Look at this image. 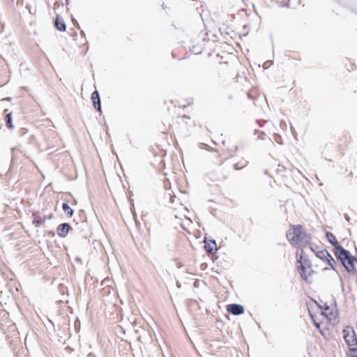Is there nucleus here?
I'll use <instances>...</instances> for the list:
<instances>
[{
	"instance_id": "f257e3e1",
	"label": "nucleus",
	"mask_w": 357,
	"mask_h": 357,
	"mask_svg": "<svg viewBox=\"0 0 357 357\" xmlns=\"http://www.w3.org/2000/svg\"><path fill=\"white\" fill-rule=\"evenodd\" d=\"M315 303L320 310V312L313 314L311 310H309V312L314 325L323 334L324 331L329 330L337 321L338 310L335 301L332 298L325 302L320 301L319 303Z\"/></svg>"
},
{
	"instance_id": "f03ea898",
	"label": "nucleus",
	"mask_w": 357,
	"mask_h": 357,
	"mask_svg": "<svg viewBox=\"0 0 357 357\" xmlns=\"http://www.w3.org/2000/svg\"><path fill=\"white\" fill-rule=\"evenodd\" d=\"M286 237L289 243L297 248L306 247L310 244L311 236L300 225H291L287 230Z\"/></svg>"
},
{
	"instance_id": "7ed1b4c3",
	"label": "nucleus",
	"mask_w": 357,
	"mask_h": 357,
	"mask_svg": "<svg viewBox=\"0 0 357 357\" xmlns=\"http://www.w3.org/2000/svg\"><path fill=\"white\" fill-rule=\"evenodd\" d=\"M335 255L342 261L345 269L349 273H354V263L356 261V259L352 257L347 250H344V248H339L338 251L335 252Z\"/></svg>"
},
{
	"instance_id": "20e7f679",
	"label": "nucleus",
	"mask_w": 357,
	"mask_h": 357,
	"mask_svg": "<svg viewBox=\"0 0 357 357\" xmlns=\"http://www.w3.org/2000/svg\"><path fill=\"white\" fill-rule=\"evenodd\" d=\"M302 252L301 251L299 259H298L301 268L300 274L303 280L310 282L313 271L312 270L310 261L303 256Z\"/></svg>"
},
{
	"instance_id": "39448f33",
	"label": "nucleus",
	"mask_w": 357,
	"mask_h": 357,
	"mask_svg": "<svg viewBox=\"0 0 357 357\" xmlns=\"http://www.w3.org/2000/svg\"><path fill=\"white\" fill-rule=\"evenodd\" d=\"M342 335L349 348L357 347V337L352 327L346 326L342 331Z\"/></svg>"
},
{
	"instance_id": "423d86ee",
	"label": "nucleus",
	"mask_w": 357,
	"mask_h": 357,
	"mask_svg": "<svg viewBox=\"0 0 357 357\" xmlns=\"http://www.w3.org/2000/svg\"><path fill=\"white\" fill-rule=\"evenodd\" d=\"M316 255L319 258H320L326 263L324 269H334V264H335V261L326 250H320Z\"/></svg>"
},
{
	"instance_id": "0eeeda50",
	"label": "nucleus",
	"mask_w": 357,
	"mask_h": 357,
	"mask_svg": "<svg viewBox=\"0 0 357 357\" xmlns=\"http://www.w3.org/2000/svg\"><path fill=\"white\" fill-rule=\"evenodd\" d=\"M350 142L351 137L347 134H343L338 137L337 145L341 150H344L347 148Z\"/></svg>"
},
{
	"instance_id": "6e6552de",
	"label": "nucleus",
	"mask_w": 357,
	"mask_h": 357,
	"mask_svg": "<svg viewBox=\"0 0 357 357\" xmlns=\"http://www.w3.org/2000/svg\"><path fill=\"white\" fill-rule=\"evenodd\" d=\"M227 310L234 315H239L244 312V307L238 304H229L227 305Z\"/></svg>"
},
{
	"instance_id": "1a4fd4ad",
	"label": "nucleus",
	"mask_w": 357,
	"mask_h": 357,
	"mask_svg": "<svg viewBox=\"0 0 357 357\" xmlns=\"http://www.w3.org/2000/svg\"><path fill=\"white\" fill-rule=\"evenodd\" d=\"M326 237L328 242H330L334 246V252L338 251L339 248L343 249V248L339 244V242L333 233L327 231L326 234Z\"/></svg>"
},
{
	"instance_id": "9d476101",
	"label": "nucleus",
	"mask_w": 357,
	"mask_h": 357,
	"mask_svg": "<svg viewBox=\"0 0 357 357\" xmlns=\"http://www.w3.org/2000/svg\"><path fill=\"white\" fill-rule=\"evenodd\" d=\"M275 174L279 178H287L289 176L290 171L283 165L279 164L275 169Z\"/></svg>"
},
{
	"instance_id": "9b49d317",
	"label": "nucleus",
	"mask_w": 357,
	"mask_h": 357,
	"mask_svg": "<svg viewBox=\"0 0 357 357\" xmlns=\"http://www.w3.org/2000/svg\"><path fill=\"white\" fill-rule=\"evenodd\" d=\"M70 229L68 223L60 224L56 229L57 234L61 237H66Z\"/></svg>"
},
{
	"instance_id": "f8f14e48",
	"label": "nucleus",
	"mask_w": 357,
	"mask_h": 357,
	"mask_svg": "<svg viewBox=\"0 0 357 357\" xmlns=\"http://www.w3.org/2000/svg\"><path fill=\"white\" fill-rule=\"evenodd\" d=\"M204 248L208 254H215L217 251V245L215 241H205Z\"/></svg>"
},
{
	"instance_id": "ddd939ff",
	"label": "nucleus",
	"mask_w": 357,
	"mask_h": 357,
	"mask_svg": "<svg viewBox=\"0 0 357 357\" xmlns=\"http://www.w3.org/2000/svg\"><path fill=\"white\" fill-rule=\"evenodd\" d=\"M91 100L93 102V105L95 109H96L98 111L100 112L101 107H100V99L99 96V93L97 91H95L91 94Z\"/></svg>"
},
{
	"instance_id": "4468645a",
	"label": "nucleus",
	"mask_w": 357,
	"mask_h": 357,
	"mask_svg": "<svg viewBox=\"0 0 357 357\" xmlns=\"http://www.w3.org/2000/svg\"><path fill=\"white\" fill-rule=\"evenodd\" d=\"M33 225L36 227H40L41 225L44 224L45 222V218L40 215L38 213H34L33 214Z\"/></svg>"
},
{
	"instance_id": "2eb2a0df",
	"label": "nucleus",
	"mask_w": 357,
	"mask_h": 357,
	"mask_svg": "<svg viewBox=\"0 0 357 357\" xmlns=\"http://www.w3.org/2000/svg\"><path fill=\"white\" fill-rule=\"evenodd\" d=\"M54 26L56 29L60 31H65L66 30V24L63 20L59 16L56 17L54 21Z\"/></svg>"
},
{
	"instance_id": "dca6fc26",
	"label": "nucleus",
	"mask_w": 357,
	"mask_h": 357,
	"mask_svg": "<svg viewBox=\"0 0 357 357\" xmlns=\"http://www.w3.org/2000/svg\"><path fill=\"white\" fill-rule=\"evenodd\" d=\"M62 208L68 218H71L73 215L74 211L68 204L63 203Z\"/></svg>"
},
{
	"instance_id": "f3484780",
	"label": "nucleus",
	"mask_w": 357,
	"mask_h": 357,
	"mask_svg": "<svg viewBox=\"0 0 357 357\" xmlns=\"http://www.w3.org/2000/svg\"><path fill=\"white\" fill-rule=\"evenodd\" d=\"M346 356L347 357H357V347L349 348Z\"/></svg>"
},
{
	"instance_id": "a211bd4d",
	"label": "nucleus",
	"mask_w": 357,
	"mask_h": 357,
	"mask_svg": "<svg viewBox=\"0 0 357 357\" xmlns=\"http://www.w3.org/2000/svg\"><path fill=\"white\" fill-rule=\"evenodd\" d=\"M247 164H248L247 161L242 160L239 162L234 164V167L235 169L239 170V169H242L243 168H244L247 165Z\"/></svg>"
},
{
	"instance_id": "6ab92c4d",
	"label": "nucleus",
	"mask_w": 357,
	"mask_h": 357,
	"mask_svg": "<svg viewBox=\"0 0 357 357\" xmlns=\"http://www.w3.org/2000/svg\"><path fill=\"white\" fill-rule=\"evenodd\" d=\"M5 121H6V126L9 128H12L13 126V124H12V117H11V114H8L6 117H5Z\"/></svg>"
},
{
	"instance_id": "aec40b11",
	"label": "nucleus",
	"mask_w": 357,
	"mask_h": 357,
	"mask_svg": "<svg viewBox=\"0 0 357 357\" xmlns=\"http://www.w3.org/2000/svg\"><path fill=\"white\" fill-rule=\"evenodd\" d=\"M237 150V146L234 144L231 145V146L230 148L228 149L227 151H228V156L229 157H231L234 155V154L236 153Z\"/></svg>"
},
{
	"instance_id": "412c9836",
	"label": "nucleus",
	"mask_w": 357,
	"mask_h": 357,
	"mask_svg": "<svg viewBox=\"0 0 357 357\" xmlns=\"http://www.w3.org/2000/svg\"><path fill=\"white\" fill-rule=\"evenodd\" d=\"M170 201H171V202H172V203H173V202H174V199H173V197H171V198H170Z\"/></svg>"
},
{
	"instance_id": "4be33fe9",
	"label": "nucleus",
	"mask_w": 357,
	"mask_h": 357,
	"mask_svg": "<svg viewBox=\"0 0 357 357\" xmlns=\"http://www.w3.org/2000/svg\"><path fill=\"white\" fill-rule=\"evenodd\" d=\"M308 271H309V269H305V273L307 275L308 274Z\"/></svg>"
},
{
	"instance_id": "5701e85b",
	"label": "nucleus",
	"mask_w": 357,
	"mask_h": 357,
	"mask_svg": "<svg viewBox=\"0 0 357 357\" xmlns=\"http://www.w3.org/2000/svg\"><path fill=\"white\" fill-rule=\"evenodd\" d=\"M285 1V0H282V2H283V1Z\"/></svg>"
},
{
	"instance_id": "b1692460",
	"label": "nucleus",
	"mask_w": 357,
	"mask_h": 357,
	"mask_svg": "<svg viewBox=\"0 0 357 357\" xmlns=\"http://www.w3.org/2000/svg\"><path fill=\"white\" fill-rule=\"evenodd\" d=\"M66 1H68V0H66Z\"/></svg>"
}]
</instances>
